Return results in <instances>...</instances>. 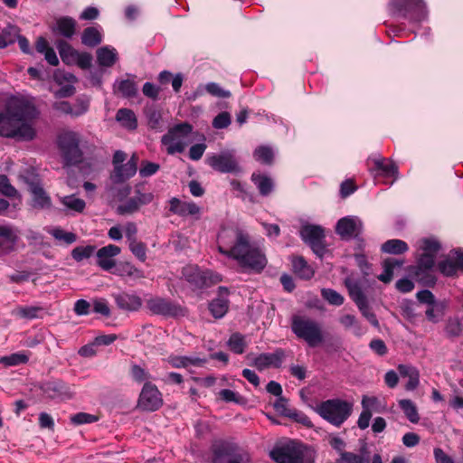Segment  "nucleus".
<instances>
[{"instance_id": "obj_1", "label": "nucleus", "mask_w": 463, "mask_h": 463, "mask_svg": "<svg viewBox=\"0 0 463 463\" xmlns=\"http://www.w3.org/2000/svg\"><path fill=\"white\" fill-rule=\"evenodd\" d=\"M218 251L243 268L260 272L267 265L262 250L250 242L248 232L238 225H224L217 235Z\"/></svg>"}, {"instance_id": "obj_2", "label": "nucleus", "mask_w": 463, "mask_h": 463, "mask_svg": "<svg viewBox=\"0 0 463 463\" xmlns=\"http://www.w3.org/2000/svg\"><path fill=\"white\" fill-rule=\"evenodd\" d=\"M39 115L33 99L24 95L11 96L0 112V135L23 140H32L35 130L32 121Z\"/></svg>"}, {"instance_id": "obj_3", "label": "nucleus", "mask_w": 463, "mask_h": 463, "mask_svg": "<svg viewBox=\"0 0 463 463\" xmlns=\"http://www.w3.org/2000/svg\"><path fill=\"white\" fill-rule=\"evenodd\" d=\"M290 328L292 333L298 339L305 341L309 347H317L325 341L322 326L307 316L293 315Z\"/></svg>"}, {"instance_id": "obj_4", "label": "nucleus", "mask_w": 463, "mask_h": 463, "mask_svg": "<svg viewBox=\"0 0 463 463\" xmlns=\"http://www.w3.org/2000/svg\"><path fill=\"white\" fill-rule=\"evenodd\" d=\"M315 411L324 420L339 427L351 415L353 404L341 399H330L317 404Z\"/></svg>"}, {"instance_id": "obj_5", "label": "nucleus", "mask_w": 463, "mask_h": 463, "mask_svg": "<svg viewBox=\"0 0 463 463\" xmlns=\"http://www.w3.org/2000/svg\"><path fill=\"white\" fill-rule=\"evenodd\" d=\"M192 130L193 127L188 123H180L170 128L161 139L167 154L182 153L189 142V136Z\"/></svg>"}, {"instance_id": "obj_6", "label": "nucleus", "mask_w": 463, "mask_h": 463, "mask_svg": "<svg viewBox=\"0 0 463 463\" xmlns=\"http://www.w3.org/2000/svg\"><path fill=\"white\" fill-rule=\"evenodd\" d=\"M390 7L392 12L413 23L421 22L427 17L426 6L422 0H392Z\"/></svg>"}, {"instance_id": "obj_7", "label": "nucleus", "mask_w": 463, "mask_h": 463, "mask_svg": "<svg viewBox=\"0 0 463 463\" xmlns=\"http://www.w3.org/2000/svg\"><path fill=\"white\" fill-rule=\"evenodd\" d=\"M345 285L348 289L350 298L355 303L362 315L373 326L379 327L378 319L369 307L367 298L363 291L361 283L347 278L345 280Z\"/></svg>"}, {"instance_id": "obj_8", "label": "nucleus", "mask_w": 463, "mask_h": 463, "mask_svg": "<svg viewBox=\"0 0 463 463\" xmlns=\"http://www.w3.org/2000/svg\"><path fill=\"white\" fill-rule=\"evenodd\" d=\"M362 412L357 420L360 430H365L370 425L373 413H385L388 411L387 402L384 397L364 395L361 400Z\"/></svg>"}, {"instance_id": "obj_9", "label": "nucleus", "mask_w": 463, "mask_h": 463, "mask_svg": "<svg viewBox=\"0 0 463 463\" xmlns=\"http://www.w3.org/2000/svg\"><path fill=\"white\" fill-rule=\"evenodd\" d=\"M58 144L63 156L69 165H75L81 160L80 135L74 131H65L58 137Z\"/></svg>"}, {"instance_id": "obj_10", "label": "nucleus", "mask_w": 463, "mask_h": 463, "mask_svg": "<svg viewBox=\"0 0 463 463\" xmlns=\"http://www.w3.org/2000/svg\"><path fill=\"white\" fill-rule=\"evenodd\" d=\"M182 273L191 285L198 288L210 287L222 280L220 274L210 269H200L197 266L184 267Z\"/></svg>"}, {"instance_id": "obj_11", "label": "nucleus", "mask_w": 463, "mask_h": 463, "mask_svg": "<svg viewBox=\"0 0 463 463\" xmlns=\"http://www.w3.org/2000/svg\"><path fill=\"white\" fill-rule=\"evenodd\" d=\"M206 163L213 170L227 174L238 173L240 166L234 150H222L218 154H211L206 157Z\"/></svg>"}, {"instance_id": "obj_12", "label": "nucleus", "mask_w": 463, "mask_h": 463, "mask_svg": "<svg viewBox=\"0 0 463 463\" xmlns=\"http://www.w3.org/2000/svg\"><path fill=\"white\" fill-rule=\"evenodd\" d=\"M301 239L310 246L315 254L323 257L326 248L324 244L325 231L319 225L305 224L299 232Z\"/></svg>"}, {"instance_id": "obj_13", "label": "nucleus", "mask_w": 463, "mask_h": 463, "mask_svg": "<svg viewBox=\"0 0 463 463\" xmlns=\"http://www.w3.org/2000/svg\"><path fill=\"white\" fill-rule=\"evenodd\" d=\"M148 309L156 315L164 317H184L185 310L178 304L162 298H150L147 303Z\"/></svg>"}, {"instance_id": "obj_14", "label": "nucleus", "mask_w": 463, "mask_h": 463, "mask_svg": "<svg viewBox=\"0 0 463 463\" xmlns=\"http://www.w3.org/2000/svg\"><path fill=\"white\" fill-rule=\"evenodd\" d=\"M154 199L150 192L143 193L139 188L135 190V195L128 199L124 203L118 206V213L120 214H131L137 212L140 207L149 204Z\"/></svg>"}, {"instance_id": "obj_15", "label": "nucleus", "mask_w": 463, "mask_h": 463, "mask_svg": "<svg viewBox=\"0 0 463 463\" xmlns=\"http://www.w3.org/2000/svg\"><path fill=\"white\" fill-rule=\"evenodd\" d=\"M28 189L32 194L33 206L37 209H50L52 200L49 194L43 189L40 180L33 176L31 180L26 178Z\"/></svg>"}, {"instance_id": "obj_16", "label": "nucleus", "mask_w": 463, "mask_h": 463, "mask_svg": "<svg viewBox=\"0 0 463 463\" xmlns=\"http://www.w3.org/2000/svg\"><path fill=\"white\" fill-rule=\"evenodd\" d=\"M138 404L146 411L157 410L162 404L161 393L158 389L149 383H145L139 396Z\"/></svg>"}, {"instance_id": "obj_17", "label": "nucleus", "mask_w": 463, "mask_h": 463, "mask_svg": "<svg viewBox=\"0 0 463 463\" xmlns=\"http://www.w3.org/2000/svg\"><path fill=\"white\" fill-rule=\"evenodd\" d=\"M286 357L285 351L281 348L276 349L273 353H262L254 358L252 365L259 371L269 367L279 368Z\"/></svg>"}, {"instance_id": "obj_18", "label": "nucleus", "mask_w": 463, "mask_h": 463, "mask_svg": "<svg viewBox=\"0 0 463 463\" xmlns=\"http://www.w3.org/2000/svg\"><path fill=\"white\" fill-rule=\"evenodd\" d=\"M363 224L356 216H346L341 218L335 226V232L342 238H351L358 236L362 232Z\"/></svg>"}, {"instance_id": "obj_19", "label": "nucleus", "mask_w": 463, "mask_h": 463, "mask_svg": "<svg viewBox=\"0 0 463 463\" xmlns=\"http://www.w3.org/2000/svg\"><path fill=\"white\" fill-rule=\"evenodd\" d=\"M137 163L138 156L133 154L126 164L116 165L110 176L113 183L121 184L134 176L137 171Z\"/></svg>"}, {"instance_id": "obj_20", "label": "nucleus", "mask_w": 463, "mask_h": 463, "mask_svg": "<svg viewBox=\"0 0 463 463\" xmlns=\"http://www.w3.org/2000/svg\"><path fill=\"white\" fill-rule=\"evenodd\" d=\"M120 252V248L114 244L100 248L96 253L98 266L105 271H110L116 267L115 257Z\"/></svg>"}, {"instance_id": "obj_21", "label": "nucleus", "mask_w": 463, "mask_h": 463, "mask_svg": "<svg viewBox=\"0 0 463 463\" xmlns=\"http://www.w3.org/2000/svg\"><path fill=\"white\" fill-rule=\"evenodd\" d=\"M169 211L182 217L194 216L199 219L201 215V207L194 202L181 201L176 197H173L169 201Z\"/></svg>"}, {"instance_id": "obj_22", "label": "nucleus", "mask_w": 463, "mask_h": 463, "mask_svg": "<svg viewBox=\"0 0 463 463\" xmlns=\"http://www.w3.org/2000/svg\"><path fill=\"white\" fill-rule=\"evenodd\" d=\"M118 307L124 311L135 312L142 306L141 298L136 293L119 292L113 294Z\"/></svg>"}, {"instance_id": "obj_23", "label": "nucleus", "mask_w": 463, "mask_h": 463, "mask_svg": "<svg viewBox=\"0 0 463 463\" xmlns=\"http://www.w3.org/2000/svg\"><path fill=\"white\" fill-rule=\"evenodd\" d=\"M17 238L16 232L11 226H0V256L14 250Z\"/></svg>"}, {"instance_id": "obj_24", "label": "nucleus", "mask_w": 463, "mask_h": 463, "mask_svg": "<svg viewBox=\"0 0 463 463\" xmlns=\"http://www.w3.org/2000/svg\"><path fill=\"white\" fill-rule=\"evenodd\" d=\"M369 161H372L375 166L372 171H376L377 175L384 177H398V166L392 161H387L381 156L370 157Z\"/></svg>"}, {"instance_id": "obj_25", "label": "nucleus", "mask_w": 463, "mask_h": 463, "mask_svg": "<svg viewBox=\"0 0 463 463\" xmlns=\"http://www.w3.org/2000/svg\"><path fill=\"white\" fill-rule=\"evenodd\" d=\"M58 199L62 205L61 211L66 214L74 215L80 213L86 207L84 200L78 198L75 194L58 196Z\"/></svg>"}, {"instance_id": "obj_26", "label": "nucleus", "mask_w": 463, "mask_h": 463, "mask_svg": "<svg viewBox=\"0 0 463 463\" xmlns=\"http://www.w3.org/2000/svg\"><path fill=\"white\" fill-rule=\"evenodd\" d=\"M97 62L100 67H112L118 60L117 50L111 45H105L96 51Z\"/></svg>"}, {"instance_id": "obj_27", "label": "nucleus", "mask_w": 463, "mask_h": 463, "mask_svg": "<svg viewBox=\"0 0 463 463\" xmlns=\"http://www.w3.org/2000/svg\"><path fill=\"white\" fill-rule=\"evenodd\" d=\"M398 372L402 377H407L408 382L405 384L407 391H414L420 385V371L411 364H399Z\"/></svg>"}, {"instance_id": "obj_28", "label": "nucleus", "mask_w": 463, "mask_h": 463, "mask_svg": "<svg viewBox=\"0 0 463 463\" xmlns=\"http://www.w3.org/2000/svg\"><path fill=\"white\" fill-rule=\"evenodd\" d=\"M204 92H207L210 95L218 98L231 97V92L229 90H223L218 83L208 82L205 85L200 84L194 90L191 99H195L196 98L203 96Z\"/></svg>"}, {"instance_id": "obj_29", "label": "nucleus", "mask_w": 463, "mask_h": 463, "mask_svg": "<svg viewBox=\"0 0 463 463\" xmlns=\"http://www.w3.org/2000/svg\"><path fill=\"white\" fill-rule=\"evenodd\" d=\"M54 33L60 34L65 38H71L76 30V22L74 19L64 16L56 19L55 24L52 27Z\"/></svg>"}, {"instance_id": "obj_30", "label": "nucleus", "mask_w": 463, "mask_h": 463, "mask_svg": "<svg viewBox=\"0 0 463 463\" xmlns=\"http://www.w3.org/2000/svg\"><path fill=\"white\" fill-rule=\"evenodd\" d=\"M227 293V288H220V297L216 298L209 304L210 312L215 318H222L228 311L229 301L224 297Z\"/></svg>"}, {"instance_id": "obj_31", "label": "nucleus", "mask_w": 463, "mask_h": 463, "mask_svg": "<svg viewBox=\"0 0 463 463\" xmlns=\"http://www.w3.org/2000/svg\"><path fill=\"white\" fill-rule=\"evenodd\" d=\"M132 79L117 80L114 84V91L120 93L125 98H134L137 94V86L134 80L135 76L128 74Z\"/></svg>"}, {"instance_id": "obj_32", "label": "nucleus", "mask_w": 463, "mask_h": 463, "mask_svg": "<svg viewBox=\"0 0 463 463\" xmlns=\"http://www.w3.org/2000/svg\"><path fill=\"white\" fill-rule=\"evenodd\" d=\"M251 181L262 196H268L274 189L273 180L266 175L253 173L251 175Z\"/></svg>"}, {"instance_id": "obj_33", "label": "nucleus", "mask_w": 463, "mask_h": 463, "mask_svg": "<svg viewBox=\"0 0 463 463\" xmlns=\"http://www.w3.org/2000/svg\"><path fill=\"white\" fill-rule=\"evenodd\" d=\"M114 269L113 273L120 277H128L134 279L144 278L143 271L128 261L116 264Z\"/></svg>"}, {"instance_id": "obj_34", "label": "nucleus", "mask_w": 463, "mask_h": 463, "mask_svg": "<svg viewBox=\"0 0 463 463\" xmlns=\"http://www.w3.org/2000/svg\"><path fill=\"white\" fill-rule=\"evenodd\" d=\"M81 42L88 47H95L102 42V32L99 27H87L81 35Z\"/></svg>"}, {"instance_id": "obj_35", "label": "nucleus", "mask_w": 463, "mask_h": 463, "mask_svg": "<svg viewBox=\"0 0 463 463\" xmlns=\"http://www.w3.org/2000/svg\"><path fill=\"white\" fill-rule=\"evenodd\" d=\"M292 267L294 272L301 279H309L314 276V269L303 257H294L292 259Z\"/></svg>"}, {"instance_id": "obj_36", "label": "nucleus", "mask_w": 463, "mask_h": 463, "mask_svg": "<svg viewBox=\"0 0 463 463\" xmlns=\"http://www.w3.org/2000/svg\"><path fill=\"white\" fill-rule=\"evenodd\" d=\"M369 455L366 447H363L359 454L353 452L342 453L335 463H368Z\"/></svg>"}, {"instance_id": "obj_37", "label": "nucleus", "mask_w": 463, "mask_h": 463, "mask_svg": "<svg viewBox=\"0 0 463 463\" xmlns=\"http://www.w3.org/2000/svg\"><path fill=\"white\" fill-rule=\"evenodd\" d=\"M399 407L403 411L405 417L411 423H418L420 415L416 404L410 399H402L398 402Z\"/></svg>"}, {"instance_id": "obj_38", "label": "nucleus", "mask_w": 463, "mask_h": 463, "mask_svg": "<svg viewBox=\"0 0 463 463\" xmlns=\"http://www.w3.org/2000/svg\"><path fill=\"white\" fill-rule=\"evenodd\" d=\"M446 309V304L443 301H437L428 306L425 314L429 321L436 324L441 320Z\"/></svg>"}, {"instance_id": "obj_39", "label": "nucleus", "mask_w": 463, "mask_h": 463, "mask_svg": "<svg viewBox=\"0 0 463 463\" xmlns=\"http://www.w3.org/2000/svg\"><path fill=\"white\" fill-rule=\"evenodd\" d=\"M116 119L123 127L128 129H135L137 126V118L135 113L128 109H120L118 110Z\"/></svg>"}, {"instance_id": "obj_40", "label": "nucleus", "mask_w": 463, "mask_h": 463, "mask_svg": "<svg viewBox=\"0 0 463 463\" xmlns=\"http://www.w3.org/2000/svg\"><path fill=\"white\" fill-rule=\"evenodd\" d=\"M403 264L402 260L389 258L383 261V272L378 276V279L383 283H389L393 276V269L396 267H401Z\"/></svg>"}, {"instance_id": "obj_41", "label": "nucleus", "mask_w": 463, "mask_h": 463, "mask_svg": "<svg viewBox=\"0 0 463 463\" xmlns=\"http://www.w3.org/2000/svg\"><path fill=\"white\" fill-rule=\"evenodd\" d=\"M407 243L402 240H388L382 245V250L389 254H402L408 250Z\"/></svg>"}, {"instance_id": "obj_42", "label": "nucleus", "mask_w": 463, "mask_h": 463, "mask_svg": "<svg viewBox=\"0 0 463 463\" xmlns=\"http://www.w3.org/2000/svg\"><path fill=\"white\" fill-rule=\"evenodd\" d=\"M169 363L173 367L181 368L189 365L202 366L205 360L199 357L173 356L169 358Z\"/></svg>"}, {"instance_id": "obj_43", "label": "nucleus", "mask_w": 463, "mask_h": 463, "mask_svg": "<svg viewBox=\"0 0 463 463\" xmlns=\"http://www.w3.org/2000/svg\"><path fill=\"white\" fill-rule=\"evenodd\" d=\"M253 156L261 164L270 165L273 161L274 152L270 146H260L254 150Z\"/></svg>"}, {"instance_id": "obj_44", "label": "nucleus", "mask_w": 463, "mask_h": 463, "mask_svg": "<svg viewBox=\"0 0 463 463\" xmlns=\"http://www.w3.org/2000/svg\"><path fill=\"white\" fill-rule=\"evenodd\" d=\"M435 256L430 255L429 253H421L417 260L416 275L419 277L420 272L427 273L430 271L435 264Z\"/></svg>"}, {"instance_id": "obj_45", "label": "nucleus", "mask_w": 463, "mask_h": 463, "mask_svg": "<svg viewBox=\"0 0 463 463\" xmlns=\"http://www.w3.org/2000/svg\"><path fill=\"white\" fill-rule=\"evenodd\" d=\"M229 348L235 354L244 353L247 345L245 336L239 333L232 334L227 343Z\"/></svg>"}, {"instance_id": "obj_46", "label": "nucleus", "mask_w": 463, "mask_h": 463, "mask_svg": "<svg viewBox=\"0 0 463 463\" xmlns=\"http://www.w3.org/2000/svg\"><path fill=\"white\" fill-rule=\"evenodd\" d=\"M418 248L422 250V253H429L430 255L436 257L440 249V244L435 239L425 238L418 241Z\"/></svg>"}, {"instance_id": "obj_47", "label": "nucleus", "mask_w": 463, "mask_h": 463, "mask_svg": "<svg viewBox=\"0 0 463 463\" xmlns=\"http://www.w3.org/2000/svg\"><path fill=\"white\" fill-rule=\"evenodd\" d=\"M65 386L61 382H52L45 385L44 392L51 398H64L69 396V393L64 392Z\"/></svg>"}, {"instance_id": "obj_48", "label": "nucleus", "mask_w": 463, "mask_h": 463, "mask_svg": "<svg viewBox=\"0 0 463 463\" xmlns=\"http://www.w3.org/2000/svg\"><path fill=\"white\" fill-rule=\"evenodd\" d=\"M18 28L8 26L0 32V49H4L15 42Z\"/></svg>"}, {"instance_id": "obj_49", "label": "nucleus", "mask_w": 463, "mask_h": 463, "mask_svg": "<svg viewBox=\"0 0 463 463\" xmlns=\"http://www.w3.org/2000/svg\"><path fill=\"white\" fill-rule=\"evenodd\" d=\"M57 48L59 50L60 56L63 62L68 64L74 62L77 52L74 49H72L68 43L61 41L57 43Z\"/></svg>"}, {"instance_id": "obj_50", "label": "nucleus", "mask_w": 463, "mask_h": 463, "mask_svg": "<svg viewBox=\"0 0 463 463\" xmlns=\"http://www.w3.org/2000/svg\"><path fill=\"white\" fill-rule=\"evenodd\" d=\"M28 362V356L22 353H15L10 355L0 357V364L5 366H14Z\"/></svg>"}, {"instance_id": "obj_51", "label": "nucleus", "mask_w": 463, "mask_h": 463, "mask_svg": "<svg viewBox=\"0 0 463 463\" xmlns=\"http://www.w3.org/2000/svg\"><path fill=\"white\" fill-rule=\"evenodd\" d=\"M49 233L56 240L64 241L66 244H71L76 241L77 236L73 232H65L61 228L56 227L49 231Z\"/></svg>"}, {"instance_id": "obj_52", "label": "nucleus", "mask_w": 463, "mask_h": 463, "mask_svg": "<svg viewBox=\"0 0 463 463\" xmlns=\"http://www.w3.org/2000/svg\"><path fill=\"white\" fill-rule=\"evenodd\" d=\"M96 247L93 245L78 246L71 251L72 258L80 262L85 259H89L95 251Z\"/></svg>"}, {"instance_id": "obj_53", "label": "nucleus", "mask_w": 463, "mask_h": 463, "mask_svg": "<svg viewBox=\"0 0 463 463\" xmlns=\"http://www.w3.org/2000/svg\"><path fill=\"white\" fill-rule=\"evenodd\" d=\"M321 296L324 299H326L330 305L339 307L344 303V297L338 293L337 291L332 288H322Z\"/></svg>"}, {"instance_id": "obj_54", "label": "nucleus", "mask_w": 463, "mask_h": 463, "mask_svg": "<svg viewBox=\"0 0 463 463\" xmlns=\"http://www.w3.org/2000/svg\"><path fill=\"white\" fill-rule=\"evenodd\" d=\"M72 105L73 118L84 115L90 108V99L88 97H79Z\"/></svg>"}, {"instance_id": "obj_55", "label": "nucleus", "mask_w": 463, "mask_h": 463, "mask_svg": "<svg viewBox=\"0 0 463 463\" xmlns=\"http://www.w3.org/2000/svg\"><path fill=\"white\" fill-rule=\"evenodd\" d=\"M339 321L345 328H353L355 335H362L361 326L354 316L349 314L344 315L340 317Z\"/></svg>"}, {"instance_id": "obj_56", "label": "nucleus", "mask_w": 463, "mask_h": 463, "mask_svg": "<svg viewBox=\"0 0 463 463\" xmlns=\"http://www.w3.org/2000/svg\"><path fill=\"white\" fill-rule=\"evenodd\" d=\"M462 326L458 318L453 317L449 318L446 323L445 331L446 334L450 337L458 336L461 333Z\"/></svg>"}, {"instance_id": "obj_57", "label": "nucleus", "mask_w": 463, "mask_h": 463, "mask_svg": "<svg viewBox=\"0 0 463 463\" xmlns=\"http://www.w3.org/2000/svg\"><path fill=\"white\" fill-rule=\"evenodd\" d=\"M99 418L87 412H78L71 417V420L75 425H82L98 421Z\"/></svg>"}, {"instance_id": "obj_58", "label": "nucleus", "mask_w": 463, "mask_h": 463, "mask_svg": "<svg viewBox=\"0 0 463 463\" xmlns=\"http://www.w3.org/2000/svg\"><path fill=\"white\" fill-rule=\"evenodd\" d=\"M160 165L156 163L149 161H142L139 168V175L141 177H149L154 175L159 170Z\"/></svg>"}, {"instance_id": "obj_59", "label": "nucleus", "mask_w": 463, "mask_h": 463, "mask_svg": "<svg viewBox=\"0 0 463 463\" xmlns=\"http://www.w3.org/2000/svg\"><path fill=\"white\" fill-rule=\"evenodd\" d=\"M232 117L229 112L219 113L213 120V127L216 129L226 128L231 125Z\"/></svg>"}, {"instance_id": "obj_60", "label": "nucleus", "mask_w": 463, "mask_h": 463, "mask_svg": "<svg viewBox=\"0 0 463 463\" xmlns=\"http://www.w3.org/2000/svg\"><path fill=\"white\" fill-rule=\"evenodd\" d=\"M129 250L140 260L145 261L146 259V246L142 242L132 241L129 242Z\"/></svg>"}, {"instance_id": "obj_61", "label": "nucleus", "mask_w": 463, "mask_h": 463, "mask_svg": "<svg viewBox=\"0 0 463 463\" xmlns=\"http://www.w3.org/2000/svg\"><path fill=\"white\" fill-rule=\"evenodd\" d=\"M0 193L12 197L16 194L15 188L10 184L7 176L0 175Z\"/></svg>"}, {"instance_id": "obj_62", "label": "nucleus", "mask_w": 463, "mask_h": 463, "mask_svg": "<svg viewBox=\"0 0 463 463\" xmlns=\"http://www.w3.org/2000/svg\"><path fill=\"white\" fill-rule=\"evenodd\" d=\"M40 310L41 308L37 307H21L15 313L23 318L33 319L37 317Z\"/></svg>"}, {"instance_id": "obj_63", "label": "nucleus", "mask_w": 463, "mask_h": 463, "mask_svg": "<svg viewBox=\"0 0 463 463\" xmlns=\"http://www.w3.org/2000/svg\"><path fill=\"white\" fill-rule=\"evenodd\" d=\"M439 269L442 274L446 276H453L458 268L453 260L448 259L439 262Z\"/></svg>"}, {"instance_id": "obj_64", "label": "nucleus", "mask_w": 463, "mask_h": 463, "mask_svg": "<svg viewBox=\"0 0 463 463\" xmlns=\"http://www.w3.org/2000/svg\"><path fill=\"white\" fill-rule=\"evenodd\" d=\"M275 411L283 416L288 417L293 410L288 407V400L283 397H279L274 402Z\"/></svg>"}]
</instances>
